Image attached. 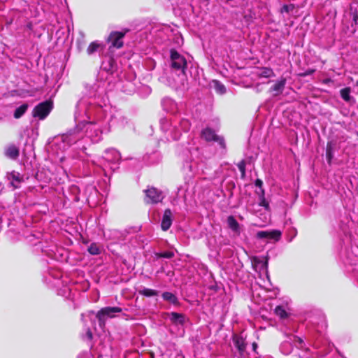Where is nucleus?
I'll return each mask as SVG.
<instances>
[{
	"instance_id": "2f4dec72",
	"label": "nucleus",
	"mask_w": 358,
	"mask_h": 358,
	"mask_svg": "<svg viewBox=\"0 0 358 358\" xmlns=\"http://www.w3.org/2000/svg\"><path fill=\"white\" fill-rule=\"evenodd\" d=\"M293 338L294 339L292 340V341L294 342L296 347L299 348H302V344L303 343V340L301 338L295 336H293Z\"/></svg>"
},
{
	"instance_id": "f03ea898",
	"label": "nucleus",
	"mask_w": 358,
	"mask_h": 358,
	"mask_svg": "<svg viewBox=\"0 0 358 358\" xmlns=\"http://www.w3.org/2000/svg\"><path fill=\"white\" fill-rule=\"evenodd\" d=\"M122 311V308L119 307H105L101 308L96 313V318L99 320L100 327L103 328L105 327L107 318H113L116 313H120Z\"/></svg>"
},
{
	"instance_id": "a19ab883",
	"label": "nucleus",
	"mask_w": 358,
	"mask_h": 358,
	"mask_svg": "<svg viewBox=\"0 0 358 358\" xmlns=\"http://www.w3.org/2000/svg\"><path fill=\"white\" fill-rule=\"evenodd\" d=\"M357 108H358V105H357Z\"/></svg>"
},
{
	"instance_id": "aec40b11",
	"label": "nucleus",
	"mask_w": 358,
	"mask_h": 358,
	"mask_svg": "<svg viewBox=\"0 0 358 358\" xmlns=\"http://www.w3.org/2000/svg\"><path fill=\"white\" fill-rule=\"evenodd\" d=\"M162 105L165 110L168 111H173L176 107V103L171 99H164L162 101Z\"/></svg>"
},
{
	"instance_id": "473e14b6",
	"label": "nucleus",
	"mask_w": 358,
	"mask_h": 358,
	"mask_svg": "<svg viewBox=\"0 0 358 358\" xmlns=\"http://www.w3.org/2000/svg\"><path fill=\"white\" fill-rule=\"evenodd\" d=\"M327 157L328 159L329 162H331V159L332 158V154L330 146L328 145L327 148Z\"/></svg>"
},
{
	"instance_id": "e433bc0d",
	"label": "nucleus",
	"mask_w": 358,
	"mask_h": 358,
	"mask_svg": "<svg viewBox=\"0 0 358 358\" xmlns=\"http://www.w3.org/2000/svg\"><path fill=\"white\" fill-rule=\"evenodd\" d=\"M261 262H262V263H263V266H264L265 268H266V267H267V264H268L267 261H266V262H263L262 261Z\"/></svg>"
},
{
	"instance_id": "72a5a7b5",
	"label": "nucleus",
	"mask_w": 358,
	"mask_h": 358,
	"mask_svg": "<svg viewBox=\"0 0 358 358\" xmlns=\"http://www.w3.org/2000/svg\"><path fill=\"white\" fill-rule=\"evenodd\" d=\"M263 185V182L260 179H257L255 181V186L259 188H262Z\"/></svg>"
},
{
	"instance_id": "393cba45",
	"label": "nucleus",
	"mask_w": 358,
	"mask_h": 358,
	"mask_svg": "<svg viewBox=\"0 0 358 358\" xmlns=\"http://www.w3.org/2000/svg\"><path fill=\"white\" fill-rule=\"evenodd\" d=\"M350 15L352 20V26L358 25V10L356 8H353L352 7L350 8Z\"/></svg>"
},
{
	"instance_id": "7c9ffc66",
	"label": "nucleus",
	"mask_w": 358,
	"mask_h": 358,
	"mask_svg": "<svg viewBox=\"0 0 358 358\" xmlns=\"http://www.w3.org/2000/svg\"><path fill=\"white\" fill-rule=\"evenodd\" d=\"M238 168L241 172V177L244 178L245 176V162L244 161H241L238 164Z\"/></svg>"
},
{
	"instance_id": "4c0bfd02",
	"label": "nucleus",
	"mask_w": 358,
	"mask_h": 358,
	"mask_svg": "<svg viewBox=\"0 0 358 358\" xmlns=\"http://www.w3.org/2000/svg\"><path fill=\"white\" fill-rule=\"evenodd\" d=\"M283 9H284L285 11L288 12V6H287V5H285V6H283Z\"/></svg>"
},
{
	"instance_id": "20e7f679",
	"label": "nucleus",
	"mask_w": 358,
	"mask_h": 358,
	"mask_svg": "<svg viewBox=\"0 0 358 358\" xmlns=\"http://www.w3.org/2000/svg\"><path fill=\"white\" fill-rule=\"evenodd\" d=\"M52 108V103L51 101H46L40 103L34 108L33 116L43 120L48 115Z\"/></svg>"
},
{
	"instance_id": "bb28decb",
	"label": "nucleus",
	"mask_w": 358,
	"mask_h": 358,
	"mask_svg": "<svg viewBox=\"0 0 358 358\" xmlns=\"http://www.w3.org/2000/svg\"><path fill=\"white\" fill-rule=\"evenodd\" d=\"M88 252L92 255H96L101 253V250L97 244L92 243L88 248Z\"/></svg>"
},
{
	"instance_id": "4be33fe9",
	"label": "nucleus",
	"mask_w": 358,
	"mask_h": 358,
	"mask_svg": "<svg viewBox=\"0 0 358 358\" xmlns=\"http://www.w3.org/2000/svg\"><path fill=\"white\" fill-rule=\"evenodd\" d=\"M162 298L164 299V300L167 301L173 304L178 303L177 297L171 292H164L162 294Z\"/></svg>"
},
{
	"instance_id": "a211bd4d",
	"label": "nucleus",
	"mask_w": 358,
	"mask_h": 358,
	"mask_svg": "<svg viewBox=\"0 0 358 358\" xmlns=\"http://www.w3.org/2000/svg\"><path fill=\"white\" fill-rule=\"evenodd\" d=\"M20 154L19 149L15 145H10L6 150V155L13 159L18 157Z\"/></svg>"
},
{
	"instance_id": "ea45409f",
	"label": "nucleus",
	"mask_w": 358,
	"mask_h": 358,
	"mask_svg": "<svg viewBox=\"0 0 358 358\" xmlns=\"http://www.w3.org/2000/svg\"><path fill=\"white\" fill-rule=\"evenodd\" d=\"M357 135L358 136V131L357 132Z\"/></svg>"
},
{
	"instance_id": "39448f33",
	"label": "nucleus",
	"mask_w": 358,
	"mask_h": 358,
	"mask_svg": "<svg viewBox=\"0 0 358 358\" xmlns=\"http://www.w3.org/2000/svg\"><path fill=\"white\" fill-rule=\"evenodd\" d=\"M171 67L176 70H181L185 73L187 67V61L185 58L180 55L177 51L172 50L171 51Z\"/></svg>"
},
{
	"instance_id": "4468645a",
	"label": "nucleus",
	"mask_w": 358,
	"mask_h": 358,
	"mask_svg": "<svg viewBox=\"0 0 358 358\" xmlns=\"http://www.w3.org/2000/svg\"><path fill=\"white\" fill-rule=\"evenodd\" d=\"M8 179L10 181V185L14 188H18L20 184L22 182L23 179L18 172L13 171L8 174Z\"/></svg>"
},
{
	"instance_id": "ddd939ff",
	"label": "nucleus",
	"mask_w": 358,
	"mask_h": 358,
	"mask_svg": "<svg viewBox=\"0 0 358 358\" xmlns=\"http://www.w3.org/2000/svg\"><path fill=\"white\" fill-rule=\"evenodd\" d=\"M173 222L172 219V212L170 209H166L164 210L162 223H161V227L163 231H167L171 226Z\"/></svg>"
},
{
	"instance_id": "6ab92c4d",
	"label": "nucleus",
	"mask_w": 358,
	"mask_h": 358,
	"mask_svg": "<svg viewBox=\"0 0 358 358\" xmlns=\"http://www.w3.org/2000/svg\"><path fill=\"white\" fill-rule=\"evenodd\" d=\"M233 341L236 348L238 350V351L243 352L245 350V343L243 338L239 337L238 336H235L233 338Z\"/></svg>"
},
{
	"instance_id": "f257e3e1",
	"label": "nucleus",
	"mask_w": 358,
	"mask_h": 358,
	"mask_svg": "<svg viewBox=\"0 0 358 358\" xmlns=\"http://www.w3.org/2000/svg\"><path fill=\"white\" fill-rule=\"evenodd\" d=\"M191 124L187 119H182L180 122L175 125H171L169 129L166 128V124H162V128L169 131L173 139L174 140H178L180 138L182 131L187 132L189 130Z\"/></svg>"
},
{
	"instance_id": "5701e85b",
	"label": "nucleus",
	"mask_w": 358,
	"mask_h": 358,
	"mask_svg": "<svg viewBox=\"0 0 358 358\" xmlns=\"http://www.w3.org/2000/svg\"><path fill=\"white\" fill-rule=\"evenodd\" d=\"M350 92H351V90L350 87L343 88V89L341 90V91H340L341 96L342 97V99L344 101L349 102L352 99V96H350Z\"/></svg>"
},
{
	"instance_id": "58836bf2",
	"label": "nucleus",
	"mask_w": 358,
	"mask_h": 358,
	"mask_svg": "<svg viewBox=\"0 0 358 358\" xmlns=\"http://www.w3.org/2000/svg\"><path fill=\"white\" fill-rule=\"evenodd\" d=\"M254 261H255V262H257V263H259V262H260V261H259L257 257H255V258H254Z\"/></svg>"
},
{
	"instance_id": "c9c22d12",
	"label": "nucleus",
	"mask_w": 358,
	"mask_h": 358,
	"mask_svg": "<svg viewBox=\"0 0 358 358\" xmlns=\"http://www.w3.org/2000/svg\"><path fill=\"white\" fill-rule=\"evenodd\" d=\"M286 345H287V343H285V344L282 346L281 350H282V352L283 353H285V354H289V350H284V348H285V346Z\"/></svg>"
},
{
	"instance_id": "6e6552de",
	"label": "nucleus",
	"mask_w": 358,
	"mask_h": 358,
	"mask_svg": "<svg viewBox=\"0 0 358 358\" xmlns=\"http://www.w3.org/2000/svg\"><path fill=\"white\" fill-rule=\"evenodd\" d=\"M83 137V134L78 131V127L74 131H71L62 136V141L68 145L76 143Z\"/></svg>"
},
{
	"instance_id": "f8f14e48",
	"label": "nucleus",
	"mask_w": 358,
	"mask_h": 358,
	"mask_svg": "<svg viewBox=\"0 0 358 358\" xmlns=\"http://www.w3.org/2000/svg\"><path fill=\"white\" fill-rule=\"evenodd\" d=\"M286 85V79L281 78L277 80L274 85L270 88L269 92L273 93V96H276L282 93Z\"/></svg>"
},
{
	"instance_id": "412c9836",
	"label": "nucleus",
	"mask_w": 358,
	"mask_h": 358,
	"mask_svg": "<svg viewBox=\"0 0 358 358\" xmlns=\"http://www.w3.org/2000/svg\"><path fill=\"white\" fill-rule=\"evenodd\" d=\"M28 108V104L24 103L20 107L17 108L14 112L13 116L15 118L18 119L21 117L27 111Z\"/></svg>"
},
{
	"instance_id": "b1692460",
	"label": "nucleus",
	"mask_w": 358,
	"mask_h": 358,
	"mask_svg": "<svg viewBox=\"0 0 358 358\" xmlns=\"http://www.w3.org/2000/svg\"><path fill=\"white\" fill-rule=\"evenodd\" d=\"M139 293L145 296L150 297L158 294V292L149 288H143L139 290Z\"/></svg>"
},
{
	"instance_id": "c756f323",
	"label": "nucleus",
	"mask_w": 358,
	"mask_h": 358,
	"mask_svg": "<svg viewBox=\"0 0 358 358\" xmlns=\"http://www.w3.org/2000/svg\"><path fill=\"white\" fill-rule=\"evenodd\" d=\"M275 313L276 315L279 316L280 318H285L287 316V314L285 310L282 306H277L275 308Z\"/></svg>"
},
{
	"instance_id": "1a4fd4ad",
	"label": "nucleus",
	"mask_w": 358,
	"mask_h": 358,
	"mask_svg": "<svg viewBox=\"0 0 358 358\" xmlns=\"http://www.w3.org/2000/svg\"><path fill=\"white\" fill-rule=\"evenodd\" d=\"M125 31H113L110 33L108 37V41L111 43L113 47L116 48H120L123 45L122 38H124L126 32Z\"/></svg>"
},
{
	"instance_id": "7ed1b4c3",
	"label": "nucleus",
	"mask_w": 358,
	"mask_h": 358,
	"mask_svg": "<svg viewBox=\"0 0 358 358\" xmlns=\"http://www.w3.org/2000/svg\"><path fill=\"white\" fill-rule=\"evenodd\" d=\"M85 135L90 138L93 143H97L101 139L102 131L98 123L88 122L85 125Z\"/></svg>"
},
{
	"instance_id": "37998d69",
	"label": "nucleus",
	"mask_w": 358,
	"mask_h": 358,
	"mask_svg": "<svg viewBox=\"0 0 358 358\" xmlns=\"http://www.w3.org/2000/svg\"><path fill=\"white\" fill-rule=\"evenodd\" d=\"M357 83H358V81H357Z\"/></svg>"
},
{
	"instance_id": "f3484780",
	"label": "nucleus",
	"mask_w": 358,
	"mask_h": 358,
	"mask_svg": "<svg viewBox=\"0 0 358 358\" xmlns=\"http://www.w3.org/2000/svg\"><path fill=\"white\" fill-rule=\"evenodd\" d=\"M170 320L175 324L182 325L185 322V316L183 314L173 312L170 314Z\"/></svg>"
},
{
	"instance_id": "9d476101",
	"label": "nucleus",
	"mask_w": 358,
	"mask_h": 358,
	"mask_svg": "<svg viewBox=\"0 0 358 358\" xmlns=\"http://www.w3.org/2000/svg\"><path fill=\"white\" fill-rule=\"evenodd\" d=\"M104 159L108 163L115 164L120 162L121 156L117 150L108 149L106 150Z\"/></svg>"
},
{
	"instance_id": "423d86ee",
	"label": "nucleus",
	"mask_w": 358,
	"mask_h": 358,
	"mask_svg": "<svg viewBox=\"0 0 358 358\" xmlns=\"http://www.w3.org/2000/svg\"><path fill=\"white\" fill-rule=\"evenodd\" d=\"M144 192L145 193V201L147 203H157L162 202L164 199L162 192L155 187H149Z\"/></svg>"
},
{
	"instance_id": "f704fd0d",
	"label": "nucleus",
	"mask_w": 358,
	"mask_h": 358,
	"mask_svg": "<svg viewBox=\"0 0 358 358\" xmlns=\"http://www.w3.org/2000/svg\"><path fill=\"white\" fill-rule=\"evenodd\" d=\"M86 336L89 340H91L92 338V333L90 329H87V330Z\"/></svg>"
},
{
	"instance_id": "dca6fc26",
	"label": "nucleus",
	"mask_w": 358,
	"mask_h": 358,
	"mask_svg": "<svg viewBox=\"0 0 358 358\" xmlns=\"http://www.w3.org/2000/svg\"><path fill=\"white\" fill-rule=\"evenodd\" d=\"M257 76L258 78H270L275 77V73L273 70L268 67H262L258 69L257 71Z\"/></svg>"
},
{
	"instance_id": "9b49d317",
	"label": "nucleus",
	"mask_w": 358,
	"mask_h": 358,
	"mask_svg": "<svg viewBox=\"0 0 358 358\" xmlns=\"http://www.w3.org/2000/svg\"><path fill=\"white\" fill-rule=\"evenodd\" d=\"M281 236V232L278 230H273L271 231H258L257 234V237L258 238H267V239H273L275 241H278L280 239Z\"/></svg>"
},
{
	"instance_id": "a878e982",
	"label": "nucleus",
	"mask_w": 358,
	"mask_h": 358,
	"mask_svg": "<svg viewBox=\"0 0 358 358\" xmlns=\"http://www.w3.org/2000/svg\"><path fill=\"white\" fill-rule=\"evenodd\" d=\"M213 87L215 88V91L217 93L221 94L225 93L226 88L222 83H221L220 82H219L217 80H213Z\"/></svg>"
},
{
	"instance_id": "0eeeda50",
	"label": "nucleus",
	"mask_w": 358,
	"mask_h": 358,
	"mask_svg": "<svg viewBox=\"0 0 358 358\" xmlns=\"http://www.w3.org/2000/svg\"><path fill=\"white\" fill-rule=\"evenodd\" d=\"M201 137L206 141H217L222 148H225L224 138L217 136L215 131L210 128H206L202 130Z\"/></svg>"
},
{
	"instance_id": "2eb2a0df",
	"label": "nucleus",
	"mask_w": 358,
	"mask_h": 358,
	"mask_svg": "<svg viewBox=\"0 0 358 358\" xmlns=\"http://www.w3.org/2000/svg\"><path fill=\"white\" fill-rule=\"evenodd\" d=\"M227 224L228 227L231 229V231L236 234L239 235L241 233V227L238 222L234 218V216L230 215L227 217Z\"/></svg>"
},
{
	"instance_id": "79ce46f5",
	"label": "nucleus",
	"mask_w": 358,
	"mask_h": 358,
	"mask_svg": "<svg viewBox=\"0 0 358 358\" xmlns=\"http://www.w3.org/2000/svg\"><path fill=\"white\" fill-rule=\"evenodd\" d=\"M357 83H358V81H357Z\"/></svg>"
},
{
	"instance_id": "c85d7f7f",
	"label": "nucleus",
	"mask_w": 358,
	"mask_h": 358,
	"mask_svg": "<svg viewBox=\"0 0 358 358\" xmlns=\"http://www.w3.org/2000/svg\"><path fill=\"white\" fill-rule=\"evenodd\" d=\"M174 255H175V254L172 251H166V252L156 253V256L158 258L171 259V258L173 257Z\"/></svg>"
},
{
	"instance_id": "cd10ccee",
	"label": "nucleus",
	"mask_w": 358,
	"mask_h": 358,
	"mask_svg": "<svg viewBox=\"0 0 358 358\" xmlns=\"http://www.w3.org/2000/svg\"><path fill=\"white\" fill-rule=\"evenodd\" d=\"M100 47V44L96 42H92L90 44L87 49V52L89 55H92L96 51H97L98 48Z\"/></svg>"
}]
</instances>
